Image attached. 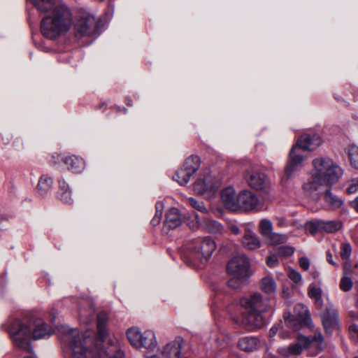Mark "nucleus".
<instances>
[{
    "label": "nucleus",
    "mask_w": 358,
    "mask_h": 358,
    "mask_svg": "<svg viewBox=\"0 0 358 358\" xmlns=\"http://www.w3.org/2000/svg\"><path fill=\"white\" fill-rule=\"evenodd\" d=\"M351 315H352V317H355V315L353 313H351Z\"/></svg>",
    "instance_id": "obj_58"
},
{
    "label": "nucleus",
    "mask_w": 358,
    "mask_h": 358,
    "mask_svg": "<svg viewBox=\"0 0 358 358\" xmlns=\"http://www.w3.org/2000/svg\"><path fill=\"white\" fill-rule=\"evenodd\" d=\"M358 191V181L357 180H352L349 185V186L346 189V192L348 194H355Z\"/></svg>",
    "instance_id": "obj_46"
},
{
    "label": "nucleus",
    "mask_w": 358,
    "mask_h": 358,
    "mask_svg": "<svg viewBox=\"0 0 358 358\" xmlns=\"http://www.w3.org/2000/svg\"><path fill=\"white\" fill-rule=\"evenodd\" d=\"M63 162L69 170L76 173L82 172L85 169L84 160L75 155L65 157Z\"/></svg>",
    "instance_id": "obj_22"
},
{
    "label": "nucleus",
    "mask_w": 358,
    "mask_h": 358,
    "mask_svg": "<svg viewBox=\"0 0 358 358\" xmlns=\"http://www.w3.org/2000/svg\"><path fill=\"white\" fill-rule=\"evenodd\" d=\"M321 319L327 334H331L339 329L338 312L333 306L326 308L321 314Z\"/></svg>",
    "instance_id": "obj_15"
},
{
    "label": "nucleus",
    "mask_w": 358,
    "mask_h": 358,
    "mask_svg": "<svg viewBox=\"0 0 358 358\" xmlns=\"http://www.w3.org/2000/svg\"><path fill=\"white\" fill-rule=\"evenodd\" d=\"M59 199L66 203H71V192L69 189V185L63 179L59 180Z\"/></svg>",
    "instance_id": "obj_26"
},
{
    "label": "nucleus",
    "mask_w": 358,
    "mask_h": 358,
    "mask_svg": "<svg viewBox=\"0 0 358 358\" xmlns=\"http://www.w3.org/2000/svg\"><path fill=\"white\" fill-rule=\"evenodd\" d=\"M92 331H87L84 339L79 342H73V358H123L124 352L120 348L119 341H113L109 340L110 347L107 349L93 351L90 349L94 344V340L92 338Z\"/></svg>",
    "instance_id": "obj_4"
},
{
    "label": "nucleus",
    "mask_w": 358,
    "mask_h": 358,
    "mask_svg": "<svg viewBox=\"0 0 358 358\" xmlns=\"http://www.w3.org/2000/svg\"><path fill=\"white\" fill-rule=\"evenodd\" d=\"M142 332L136 327H131L127 331V338L132 346L136 348H141V339H142Z\"/></svg>",
    "instance_id": "obj_28"
},
{
    "label": "nucleus",
    "mask_w": 358,
    "mask_h": 358,
    "mask_svg": "<svg viewBox=\"0 0 358 358\" xmlns=\"http://www.w3.org/2000/svg\"><path fill=\"white\" fill-rule=\"evenodd\" d=\"M312 164L310 177L303 185V189L308 195L313 194L322 187L333 186L343 174L341 167L330 158H316Z\"/></svg>",
    "instance_id": "obj_2"
},
{
    "label": "nucleus",
    "mask_w": 358,
    "mask_h": 358,
    "mask_svg": "<svg viewBox=\"0 0 358 358\" xmlns=\"http://www.w3.org/2000/svg\"><path fill=\"white\" fill-rule=\"evenodd\" d=\"M238 210H243L246 212L259 210V201L257 196L249 190L241 191L238 194Z\"/></svg>",
    "instance_id": "obj_14"
},
{
    "label": "nucleus",
    "mask_w": 358,
    "mask_h": 358,
    "mask_svg": "<svg viewBox=\"0 0 358 358\" xmlns=\"http://www.w3.org/2000/svg\"><path fill=\"white\" fill-rule=\"evenodd\" d=\"M349 160L355 168L358 166L357 157H358V147L356 145H352L348 150Z\"/></svg>",
    "instance_id": "obj_40"
},
{
    "label": "nucleus",
    "mask_w": 358,
    "mask_h": 358,
    "mask_svg": "<svg viewBox=\"0 0 358 358\" xmlns=\"http://www.w3.org/2000/svg\"><path fill=\"white\" fill-rule=\"evenodd\" d=\"M324 200L331 208L334 209L340 208L343 203V199L333 194L331 189L326 190Z\"/></svg>",
    "instance_id": "obj_30"
},
{
    "label": "nucleus",
    "mask_w": 358,
    "mask_h": 358,
    "mask_svg": "<svg viewBox=\"0 0 358 358\" xmlns=\"http://www.w3.org/2000/svg\"><path fill=\"white\" fill-rule=\"evenodd\" d=\"M277 288L275 280L270 277H265L262 279L261 289L266 294H273Z\"/></svg>",
    "instance_id": "obj_36"
},
{
    "label": "nucleus",
    "mask_w": 358,
    "mask_h": 358,
    "mask_svg": "<svg viewBox=\"0 0 358 358\" xmlns=\"http://www.w3.org/2000/svg\"><path fill=\"white\" fill-rule=\"evenodd\" d=\"M29 327L28 318L15 319L10 322L7 331L15 345L27 351H32Z\"/></svg>",
    "instance_id": "obj_10"
},
{
    "label": "nucleus",
    "mask_w": 358,
    "mask_h": 358,
    "mask_svg": "<svg viewBox=\"0 0 358 358\" xmlns=\"http://www.w3.org/2000/svg\"><path fill=\"white\" fill-rule=\"evenodd\" d=\"M278 262V259L276 255H271L267 258L266 263L270 267H275Z\"/></svg>",
    "instance_id": "obj_48"
},
{
    "label": "nucleus",
    "mask_w": 358,
    "mask_h": 358,
    "mask_svg": "<svg viewBox=\"0 0 358 358\" xmlns=\"http://www.w3.org/2000/svg\"><path fill=\"white\" fill-rule=\"evenodd\" d=\"M221 199L224 206L233 211L238 210V195L232 187H227L221 192Z\"/></svg>",
    "instance_id": "obj_20"
},
{
    "label": "nucleus",
    "mask_w": 358,
    "mask_h": 358,
    "mask_svg": "<svg viewBox=\"0 0 358 358\" xmlns=\"http://www.w3.org/2000/svg\"><path fill=\"white\" fill-rule=\"evenodd\" d=\"M352 252V248L349 243H343L341 245V257L342 259L344 261V264L345 263L349 264L348 261L349 260Z\"/></svg>",
    "instance_id": "obj_41"
},
{
    "label": "nucleus",
    "mask_w": 358,
    "mask_h": 358,
    "mask_svg": "<svg viewBox=\"0 0 358 358\" xmlns=\"http://www.w3.org/2000/svg\"><path fill=\"white\" fill-rule=\"evenodd\" d=\"M156 207V215L155 217L152 220L151 223L153 225H155L159 222L162 214V208H163V203L160 201L157 202L155 205Z\"/></svg>",
    "instance_id": "obj_44"
},
{
    "label": "nucleus",
    "mask_w": 358,
    "mask_h": 358,
    "mask_svg": "<svg viewBox=\"0 0 358 358\" xmlns=\"http://www.w3.org/2000/svg\"><path fill=\"white\" fill-rule=\"evenodd\" d=\"M245 178L248 185L256 190H266L270 187V180L263 172L259 171H248Z\"/></svg>",
    "instance_id": "obj_17"
},
{
    "label": "nucleus",
    "mask_w": 358,
    "mask_h": 358,
    "mask_svg": "<svg viewBox=\"0 0 358 358\" xmlns=\"http://www.w3.org/2000/svg\"><path fill=\"white\" fill-rule=\"evenodd\" d=\"M288 276L295 284H299L302 281V276L301 273L293 268H289Z\"/></svg>",
    "instance_id": "obj_43"
},
{
    "label": "nucleus",
    "mask_w": 358,
    "mask_h": 358,
    "mask_svg": "<svg viewBox=\"0 0 358 358\" xmlns=\"http://www.w3.org/2000/svg\"><path fill=\"white\" fill-rule=\"evenodd\" d=\"M182 167L193 176L200 167V159L198 156L188 157L183 164Z\"/></svg>",
    "instance_id": "obj_31"
},
{
    "label": "nucleus",
    "mask_w": 358,
    "mask_h": 358,
    "mask_svg": "<svg viewBox=\"0 0 358 358\" xmlns=\"http://www.w3.org/2000/svg\"><path fill=\"white\" fill-rule=\"evenodd\" d=\"M108 315L106 312H101L97 315V329H98V336L99 338H96V334L94 331L92 329H87L85 331V333L82 335L81 337H77L78 331L76 329H72L71 331V334L69 336V343L71 349L73 350V342H79L80 341H83L84 339V336L87 334V331H90L93 332L92 335V338L94 340V344L90 347V349H92L93 351L96 352L99 350H103L101 346L102 345L105 346L110 347V344L108 343L109 340H112L115 341H118L117 338L112 339L109 338L108 333L106 329V325L108 322Z\"/></svg>",
    "instance_id": "obj_7"
},
{
    "label": "nucleus",
    "mask_w": 358,
    "mask_h": 358,
    "mask_svg": "<svg viewBox=\"0 0 358 358\" xmlns=\"http://www.w3.org/2000/svg\"><path fill=\"white\" fill-rule=\"evenodd\" d=\"M78 313L80 320L83 323H89L94 319V303L90 297L81 298L78 303Z\"/></svg>",
    "instance_id": "obj_18"
},
{
    "label": "nucleus",
    "mask_w": 358,
    "mask_h": 358,
    "mask_svg": "<svg viewBox=\"0 0 358 358\" xmlns=\"http://www.w3.org/2000/svg\"><path fill=\"white\" fill-rule=\"evenodd\" d=\"M29 1L40 13H48L41 22V31L45 37L55 39L70 29L73 19L66 5H55V0Z\"/></svg>",
    "instance_id": "obj_1"
},
{
    "label": "nucleus",
    "mask_w": 358,
    "mask_h": 358,
    "mask_svg": "<svg viewBox=\"0 0 358 358\" xmlns=\"http://www.w3.org/2000/svg\"><path fill=\"white\" fill-rule=\"evenodd\" d=\"M182 343V338H176L162 348L160 355L163 358H180Z\"/></svg>",
    "instance_id": "obj_19"
},
{
    "label": "nucleus",
    "mask_w": 358,
    "mask_h": 358,
    "mask_svg": "<svg viewBox=\"0 0 358 358\" xmlns=\"http://www.w3.org/2000/svg\"><path fill=\"white\" fill-rule=\"evenodd\" d=\"M324 338L320 332H315L313 336L306 337L300 335L297 342L288 347H281L278 349V353L284 357L300 355L304 349L313 348L317 353L324 348Z\"/></svg>",
    "instance_id": "obj_8"
},
{
    "label": "nucleus",
    "mask_w": 358,
    "mask_h": 358,
    "mask_svg": "<svg viewBox=\"0 0 358 358\" xmlns=\"http://www.w3.org/2000/svg\"><path fill=\"white\" fill-rule=\"evenodd\" d=\"M241 243L243 248L249 250H256L262 246L259 237L249 228L245 229Z\"/></svg>",
    "instance_id": "obj_21"
},
{
    "label": "nucleus",
    "mask_w": 358,
    "mask_h": 358,
    "mask_svg": "<svg viewBox=\"0 0 358 358\" xmlns=\"http://www.w3.org/2000/svg\"><path fill=\"white\" fill-rule=\"evenodd\" d=\"M229 229H230V231L233 234H235V235H238L241 232L240 229L238 228V227L237 225H235V224H231L229 226Z\"/></svg>",
    "instance_id": "obj_51"
},
{
    "label": "nucleus",
    "mask_w": 358,
    "mask_h": 358,
    "mask_svg": "<svg viewBox=\"0 0 358 358\" xmlns=\"http://www.w3.org/2000/svg\"><path fill=\"white\" fill-rule=\"evenodd\" d=\"M358 197H356L353 201L351 202L352 206L355 208V210L358 212Z\"/></svg>",
    "instance_id": "obj_53"
},
{
    "label": "nucleus",
    "mask_w": 358,
    "mask_h": 358,
    "mask_svg": "<svg viewBox=\"0 0 358 358\" xmlns=\"http://www.w3.org/2000/svg\"><path fill=\"white\" fill-rule=\"evenodd\" d=\"M277 224L279 227H286L288 226L287 220L283 217H278Z\"/></svg>",
    "instance_id": "obj_49"
},
{
    "label": "nucleus",
    "mask_w": 358,
    "mask_h": 358,
    "mask_svg": "<svg viewBox=\"0 0 358 358\" xmlns=\"http://www.w3.org/2000/svg\"><path fill=\"white\" fill-rule=\"evenodd\" d=\"M227 270L231 278L228 280L230 287L236 289L250 275V262L244 255L234 257L227 264Z\"/></svg>",
    "instance_id": "obj_9"
},
{
    "label": "nucleus",
    "mask_w": 358,
    "mask_h": 358,
    "mask_svg": "<svg viewBox=\"0 0 358 358\" xmlns=\"http://www.w3.org/2000/svg\"><path fill=\"white\" fill-rule=\"evenodd\" d=\"M283 319L286 326L294 331L299 329L302 325L310 327L313 324L308 308L301 303L294 306V315L289 311L285 312Z\"/></svg>",
    "instance_id": "obj_11"
},
{
    "label": "nucleus",
    "mask_w": 358,
    "mask_h": 358,
    "mask_svg": "<svg viewBox=\"0 0 358 358\" xmlns=\"http://www.w3.org/2000/svg\"><path fill=\"white\" fill-rule=\"evenodd\" d=\"M355 358H357V357H355Z\"/></svg>",
    "instance_id": "obj_59"
},
{
    "label": "nucleus",
    "mask_w": 358,
    "mask_h": 358,
    "mask_svg": "<svg viewBox=\"0 0 358 358\" xmlns=\"http://www.w3.org/2000/svg\"><path fill=\"white\" fill-rule=\"evenodd\" d=\"M322 220L306 222L304 226L305 230L310 234L314 235L318 231H322Z\"/></svg>",
    "instance_id": "obj_39"
},
{
    "label": "nucleus",
    "mask_w": 358,
    "mask_h": 358,
    "mask_svg": "<svg viewBox=\"0 0 358 358\" xmlns=\"http://www.w3.org/2000/svg\"><path fill=\"white\" fill-rule=\"evenodd\" d=\"M268 243L271 245H278L285 243L288 237L286 234L273 232L267 238Z\"/></svg>",
    "instance_id": "obj_37"
},
{
    "label": "nucleus",
    "mask_w": 358,
    "mask_h": 358,
    "mask_svg": "<svg viewBox=\"0 0 358 358\" xmlns=\"http://www.w3.org/2000/svg\"><path fill=\"white\" fill-rule=\"evenodd\" d=\"M182 223L180 211L176 208H170L166 213L164 224L171 229L179 227Z\"/></svg>",
    "instance_id": "obj_23"
},
{
    "label": "nucleus",
    "mask_w": 358,
    "mask_h": 358,
    "mask_svg": "<svg viewBox=\"0 0 358 358\" xmlns=\"http://www.w3.org/2000/svg\"><path fill=\"white\" fill-rule=\"evenodd\" d=\"M322 143L318 134H303L297 141L289 152V159L285 167V176L289 178L297 171L299 167L304 160L301 153V150H314Z\"/></svg>",
    "instance_id": "obj_6"
},
{
    "label": "nucleus",
    "mask_w": 358,
    "mask_h": 358,
    "mask_svg": "<svg viewBox=\"0 0 358 358\" xmlns=\"http://www.w3.org/2000/svg\"><path fill=\"white\" fill-rule=\"evenodd\" d=\"M75 29L80 36H92L97 30V22L93 15H87L78 19Z\"/></svg>",
    "instance_id": "obj_16"
},
{
    "label": "nucleus",
    "mask_w": 358,
    "mask_h": 358,
    "mask_svg": "<svg viewBox=\"0 0 358 358\" xmlns=\"http://www.w3.org/2000/svg\"><path fill=\"white\" fill-rule=\"evenodd\" d=\"M308 294L310 298L315 300L317 306H322V290L320 287H317L315 284H310L308 287Z\"/></svg>",
    "instance_id": "obj_33"
},
{
    "label": "nucleus",
    "mask_w": 358,
    "mask_h": 358,
    "mask_svg": "<svg viewBox=\"0 0 358 358\" xmlns=\"http://www.w3.org/2000/svg\"><path fill=\"white\" fill-rule=\"evenodd\" d=\"M28 322L29 329L31 330V338L34 340L47 338L53 334L52 327L41 318H28Z\"/></svg>",
    "instance_id": "obj_13"
},
{
    "label": "nucleus",
    "mask_w": 358,
    "mask_h": 358,
    "mask_svg": "<svg viewBox=\"0 0 358 358\" xmlns=\"http://www.w3.org/2000/svg\"><path fill=\"white\" fill-rule=\"evenodd\" d=\"M53 179L48 175H43L40 177L37 191L41 196L45 195L52 188Z\"/></svg>",
    "instance_id": "obj_27"
},
{
    "label": "nucleus",
    "mask_w": 358,
    "mask_h": 358,
    "mask_svg": "<svg viewBox=\"0 0 358 358\" xmlns=\"http://www.w3.org/2000/svg\"><path fill=\"white\" fill-rule=\"evenodd\" d=\"M204 225L206 230L212 234H221L223 231L222 224L213 220H206Z\"/></svg>",
    "instance_id": "obj_38"
},
{
    "label": "nucleus",
    "mask_w": 358,
    "mask_h": 358,
    "mask_svg": "<svg viewBox=\"0 0 358 358\" xmlns=\"http://www.w3.org/2000/svg\"><path fill=\"white\" fill-rule=\"evenodd\" d=\"M187 201L191 205V206L194 209L203 213H206L208 212V210L206 208L203 202L199 201L192 197L188 198Z\"/></svg>",
    "instance_id": "obj_42"
},
{
    "label": "nucleus",
    "mask_w": 358,
    "mask_h": 358,
    "mask_svg": "<svg viewBox=\"0 0 358 358\" xmlns=\"http://www.w3.org/2000/svg\"><path fill=\"white\" fill-rule=\"evenodd\" d=\"M294 252V248L289 245L281 246L278 249V253L282 256H291Z\"/></svg>",
    "instance_id": "obj_45"
},
{
    "label": "nucleus",
    "mask_w": 358,
    "mask_h": 358,
    "mask_svg": "<svg viewBox=\"0 0 358 358\" xmlns=\"http://www.w3.org/2000/svg\"><path fill=\"white\" fill-rule=\"evenodd\" d=\"M216 249L215 241L208 237L189 240L181 249L182 259L189 265L207 262Z\"/></svg>",
    "instance_id": "obj_5"
},
{
    "label": "nucleus",
    "mask_w": 358,
    "mask_h": 358,
    "mask_svg": "<svg viewBox=\"0 0 358 358\" xmlns=\"http://www.w3.org/2000/svg\"><path fill=\"white\" fill-rule=\"evenodd\" d=\"M240 306L247 313L241 319H236V322L250 328L259 329L265 324L263 313L272 310L271 299L260 293H254L244 296L239 301Z\"/></svg>",
    "instance_id": "obj_3"
},
{
    "label": "nucleus",
    "mask_w": 358,
    "mask_h": 358,
    "mask_svg": "<svg viewBox=\"0 0 358 358\" xmlns=\"http://www.w3.org/2000/svg\"><path fill=\"white\" fill-rule=\"evenodd\" d=\"M259 345V341L255 336H245L239 339L238 348L245 352H252L257 350Z\"/></svg>",
    "instance_id": "obj_24"
},
{
    "label": "nucleus",
    "mask_w": 358,
    "mask_h": 358,
    "mask_svg": "<svg viewBox=\"0 0 358 358\" xmlns=\"http://www.w3.org/2000/svg\"><path fill=\"white\" fill-rule=\"evenodd\" d=\"M334 98L338 100V101H341V98L339 97V96H335Z\"/></svg>",
    "instance_id": "obj_56"
},
{
    "label": "nucleus",
    "mask_w": 358,
    "mask_h": 358,
    "mask_svg": "<svg viewBox=\"0 0 358 358\" xmlns=\"http://www.w3.org/2000/svg\"><path fill=\"white\" fill-rule=\"evenodd\" d=\"M192 176L183 167L178 169L173 176V179L180 185H185L189 181Z\"/></svg>",
    "instance_id": "obj_32"
},
{
    "label": "nucleus",
    "mask_w": 358,
    "mask_h": 358,
    "mask_svg": "<svg viewBox=\"0 0 358 358\" xmlns=\"http://www.w3.org/2000/svg\"><path fill=\"white\" fill-rule=\"evenodd\" d=\"M327 260L332 266H338V264L334 261L332 254L329 251L327 252Z\"/></svg>",
    "instance_id": "obj_50"
},
{
    "label": "nucleus",
    "mask_w": 358,
    "mask_h": 358,
    "mask_svg": "<svg viewBox=\"0 0 358 358\" xmlns=\"http://www.w3.org/2000/svg\"><path fill=\"white\" fill-rule=\"evenodd\" d=\"M142 336V339L140 341L141 344V348H145L150 350H154L157 345L155 333L152 331L148 330L144 331Z\"/></svg>",
    "instance_id": "obj_25"
},
{
    "label": "nucleus",
    "mask_w": 358,
    "mask_h": 358,
    "mask_svg": "<svg viewBox=\"0 0 358 358\" xmlns=\"http://www.w3.org/2000/svg\"><path fill=\"white\" fill-rule=\"evenodd\" d=\"M299 264L300 265V267L304 271L308 270L310 267V260L306 257H301L299 259Z\"/></svg>",
    "instance_id": "obj_47"
},
{
    "label": "nucleus",
    "mask_w": 358,
    "mask_h": 358,
    "mask_svg": "<svg viewBox=\"0 0 358 358\" xmlns=\"http://www.w3.org/2000/svg\"><path fill=\"white\" fill-rule=\"evenodd\" d=\"M322 231H324L327 233H334L340 230L342 227V223L340 221L329 220L324 221L322 220Z\"/></svg>",
    "instance_id": "obj_35"
},
{
    "label": "nucleus",
    "mask_w": 358,
    "mask_h": 358,
    "mask_svg": "<svg viewBox=\"0 0 358 358\" xmlns=\"http://www.w3.org/2000/svg\"><path fill=\"white\" fill-rule=\"evenodd\" d=\"M259 230L262 236L266 238L273 232L272 222L268 219H262L259 223Z\"/></svg>",
    "instance_id": "obj_34"
},
{
    "label": "nucleus",
    "mask_w": 358,
    "mask_h": 358,
    "mask_svg": "<svg viewBox=\"0 0 358 358\" xmlns=\"http://www.w3.org/2000/svg\"><path fill=\"white\" fill-rule=\"evenodd\" d=\"M351 272V266L350 264L345 263L343 266L344 275L341 280L340 288L344 291L348 292L351 289L353 285L352 279L348 276Z\"/></svg>",
    "instance_id": "obj_29"
},
{
    "label": "nucleus",
    "mask_w": 358,
    "mask_h": 358,
    "mask_svg": "<svg viewBox=\"0 0 358 358\" xmlns=\"http://www.w3.org/2000/svg\"><path fill=\"white\" fill-rule=\"evenodd\" d=\"M277 332V328L276 327H272L270 329L269 334L271 336H274L276 334Z\"/></svg>",
    "instance_id": "obj_54"
},
{
    "label": "nucleus",
    "mask_w": 358,
    "mask_h": 358,
    "mask_svg": "<svg viewBox=\"0 0 358 358\" xmlns=\"http://www.w3.org/2000/svg\"><path fill=\"white\" fill-rule=\"evenodd\" d=\"M221 186L219 180L215 179L209 172L201 174L194 184V191L206 198L213 197Z\"/></svg>",
    "instance_id": "obj_12"
},
{
    "label": "nucleus",
    "mask_w": 358,
    "mask_h": 358,
    "mask_svg": "<svg viewBox=\"0 0 358 358\" xmlns=\"http://www.w3.org/2000/svg\"><path fill=\"white\" fill-rule=\"evenodd\" d=\"M146 358H163V357L161 355H160V356L158 355H152L150 356H147Z\"/></svg>",
    "instance_id": "obj_55"
},
{
    "label": "nucleus",
    "mask_w": 358,
    "mask_h": 358,
    "mask_svg": "<svg viewBox=\"0 0 358 358\" xmlns=\"http://www.w3.org/2000/svg\"><path fill=\"white\" fill-rule=\"evenodd\" d=\"M349 331L352 336L353 334H356L358 333V326L356 324H352L349 327Z\"/></svg>",
    "instance_id": "obj_52"
},
{
    "label": "nucleus",
    "mask_w": 358,
    "mask_h": 358,
    "mask_svg": "<svg viewBox=\"0 0 358 358\" xmlns=\"http://www.w3.org/2000/svg\"><path fill=\"white\" fill-rule=\"evenodd\" d=\"M24 358H36V357L33 355H30V356L25 357Z\"/></svg>",
    "instance_id": "obj_57"
}]
</instances>
